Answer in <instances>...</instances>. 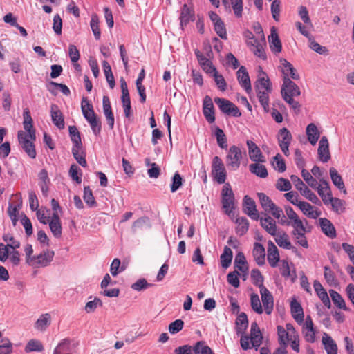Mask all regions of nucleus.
Instances as JSON below:
<instances>
[{
    "label": "nucleus",
    "instance_id": "f257e3e1",
    "mask_svg": "<svg viewBox=\"0 0 354 354\" xmlns=\"http://www.w3.org/2000/svg\"><path fill=\"white\" fill-rule=\"evenodd\" d=\"M257 196L261 207L265 211L264 214H268V213H270L273 217L277 219H279V218L283 215L282 209L277 207L266 194L260 192L257 193Z\"/></svg>",
    "mask_w": 354,
    "mask_h": 354
},
{
    "label": "nucleus",
    "instance_id": "f03ea898",
    "mask_svg": "<svg viewBox=\"0 0 354 354\" xmlns=\"http://www.w3.org/2000/svg\"><path fill=\"white\" fill-rule=\"evenodd\" d=\"M234 194L229 183H226L221 190V203L225 212L230 214L234 209Z\"/></svg>",
    "mask_w": 354,
    "mask_h": 354
},
{
    "label": "nucleus",
    "instance_id": "7ed1b4c3",
    "mask_svg": "<svg viewBox=\"0 0 354 354\" xmlns=\"http://www.w3.org/2000/svg\"><path fill=\"white\" fill-rule=\"evenodd\" d=\"M19 142L28 155H35L36 151L33 141L36 139L35 133H26L23 131H19L17 133Z\"/></svg>",
    "mask_w": 354,
    "mask_h": 354
},
{
    "label": "nucleus",
    "instance_id": "20e7f679",
    "mask_svg": "<svg viewBox=\"0 0 354 354\" xmlns=\"http://www.w3.org/2000/svg\"><path fill=\"white\" fill-rule=\"evenodd\" d=\"M55 252L53 250H46L39 254L32 257L29 266L34 268H44L48 266L53 261Z\"/></svg>",
    "mask_w": 354,
    "mask_h": 354
},
{
    "label": "nucleus",
    "instance_id": "39448f33",
    "mask_svg": "<svg viewBox=\"0 0 354 354\" xmlns=\"http://www.w3.org/2000/svg\"><path fill=\"white\" fill-rule=\"evenodd\" d=\"M214 102L218 105L223 113L228 115H232L234 117H240L241 115L239 108L232 102L225 98L215 97Z\"/></svg>",
    "mask_w": 354,
    "mask_h": 354
},
{
    "label": "nucleus",
    "instance_id": "423d86ee",
    "mask_svg": "<svg viewBox=\"0 0 354 354\" xmlns=\"http://www.w3.org/2000/svg\"><path fill=\"white\" fill-rule=\"evenodd\" d=\"M212 174L214 180L218 184L225 183L226 171L221 159L218 156H215L212 162Z\"/></svg>",
    "mask_w": 354,
    "mask_h": 354
},
{
    "label": "nucleus",
    "instance_id": "0eeeda50",
    "mask_svg": "<svg viewBox=\"0 0 354 354\" xmlns=\"http://www.w3.org/2000/svg\"><path fill=\"white\" fill-rule=\"evenodd\" d=\"M259 220L262 228L271 236L277 235V232L280 230L276 221L268 214H264V216H260Z\"/></svg>",
    "mask_w": 354,
    "mask_h": 354
},
{
    "label": "nucleus",
    "instance_id": "6e6552de",
    "mask_svg": "<svg viewBox=\"0 0 354 354\" xmlns=\"http://www.w3.org/2000/svg\"><path fill=\"white\" fill-rule=\"evenodd\" d=\"M243 212L252 219L254 221L259 220L260 216L257 209L255 201L248 195L243 198Z\"/></svg>",
    "mask_w": 354,
    "mask_h": 354
},
{
    "label": "nucleus",
    "instance_id": "1a4fd4ad",
    "mask_svg": "<svg viewBox=\"0 0 354 354\" xmlns=\"http://www.w3.org/2000/svg\"><path fill=\"white\" fill-rule=\"evenodd\" d=\"M251 160L256 163L250 165V170L252 173L254 174L260 178H266L268 176V171L266 167L260 165L259 162L266 161V156H250Z\"/></svg>",
    "mask_w": 354,
    "mask_h": 354
},
{
    "label": "nucleus",
    "instance_id": "9d476101",
    "mask_svg": "<svg viewBox=\"0 0 354 354\" xmlns=\"http://www.w3.org/2000/svg\"><path fill=\"white\" fill-rule=\"evenodd\" d=\"M292 140V135L290 131L283 127L279 131L278 140L282 152L287 155L289 151L288 147Z\"/></svg>",
    "mask_w": 354,
    "mask_h": 354
},
{
    "label": "nucleus",
    "instance_id": "9b49d317",
    "mask_svg": "<svg viewBox=\"0 0 354 354\" xmlns=\"http://www.w3.org/2000/svg\"><path fill=\"white\" fill-rule=\"evenodd\" d=\"M259 69L260 70L258 75V79L255 82L256 91H267L268 92H271L272 85L269 78L266 75V73L263 71L261 67Z\"/></svg>",
    "mask_w": 354,
    "mask_h": 354
},
{
    "label": "nucleus",
    "instance_id": "f8f14e48",
    "mask_svg": "<svg viewBox=\"0 0 354 354\" xmlns=\"http://www.w3.org/2000/svg\"><path fill=\"white\" fill-rule=\"evenodd\" d=\"M260 294L266 314H271L274 307L273 296L266 287L260 289Z\"/></svg>",
    "mask_w": 354,
    "mask_h": 354
},
{
    "label": "nucleus",
    "instance_id": "ddd939ff",
    "mask_svg": "<svg viewBox=\"0 0 354 354\" xmlns=\"http://www.w3.org/2000/svg\"><path fill=\"white\" fill-rule=\"evenodd\" d=\"M267 259L271 267L275 268L279 261L280 257L277 246L272 241H268Z\"/></svg>",
    "mask_w": 354,
    "mask_h": 354
},
{
    "label": "nucleus",
    "instance_id": "4468645a",
    "mask_svg": "<svg viewBox=\"0 0 354 354\" xmlns=\"http://www.w3.org/2000/svg\"><path fill=\"white\" fill-rule=\"evenodd\" d=\"M237 79L241 86L248 93L252 91V86L250 83L248 73L245 66H241L238 70Z\"/></svg>",
    "mask_w": 354,
    "mask_h": 354
},
{
    "label": "nucleus",
    "instance_id": "2eb2a0df",
    "mask_svg": "<svg viewBox=\"0 0 354 354\" xmlns=\"http://www.w3.org/2000/svg\"><path fill=\"white\" fill-rule=\"evenodd\" d=\"M280 63L281 64V72L283 75V78H286L287 77L295 80L299 79V75L297 73L296 69L286 59L281 58Z\"/></svg>",
    "mask_w": 354,
    "mask_h": 354
},
{
    "label": "nucleus",
    "instance_id": "dca6fc26",
    "mask_svg": "<svg viewBox=\"0 0 354 354\" xmlns=\"http://www.w3.org/2000/svg\"><path fill=\"white\" fill-rule=\"evenodd\" d=\"M252 347L257 349L262 343V335L257 322H252L250 328V335L249 336Z\"/></svg>",
    "mask_w": 354,
    "mask_h": 354
},
{
    "label": "nucleus",
    "instance_id": "f3484780",
    "mask_svg": "<svg viewBox=\"0 0 354 354\" xmlns=\"http://www.w3.org/2000/svg\"><path fill=\"white\" fill-rule=\"evenodd\" d=\"M252 347L257 349L262 343V335L257 322H252L250 328V335L249 336Z\"/></svg>",
    "mask_w": 354,
    "mask_h": 354
},
{
    "label": "nucleus",
    "instance_id": "a211bd4d",
    "mask_svg": "<svg viewBox=\"0 0 354 354\" xmlns=\"http://www.w3.org/2000/svg\"><path fill=\"white\" fill-rule=\"evenodd\" d=\"M51 118L53 124L59 129H63L65 127L64 115L59 109L58 106L53 104L50 106Z\"/></svg>",
    "mask_w": 354,
    "mask_h": 354
},
{
    "label": "nucleus",
    "instance_id": "6ab92c4d",
    "mask_svg": "<svg viewBox=\"0 0 354 354\" xmlns=\"http://www.w3.org/2000/svg\"><path fill=\"white\" fill-rule=\"evenodd\" d=\"M283 85L281 93L284 91L291 96H299L301 94L300 89L298 86L293 82L289 77L283 79Z\"/></svg>",
    "mask_w": 354,
    "mask_h": 354
},
{
    "label": "nucleus",
    "instance_id": "aec40b11",
    "mask_svg": "<svg viewBox=\"0 0 354 354\" xmlns=\"http://www.w3.org/2000/svg\"><path fill=\"white\" fill-rule=\"evenodd\" d=\"M48 223H49V227L53 236L56 238L61 237L62 227L57 212H53Z\"/></svg>",
    "mask_w": 354,
    "mask_h": 354
},
{
    "label": "nucleus",
    "instance_id": "412c9836",
    "mask_svg": "<svg viewBox=\"0 0 354 354\" xmlns=\"http://www.w3.org/2000/svg\"><path fill=\"white\" fill-rule=\"evenodd\" d=\"M103 111L110 129L114 126V116L111 110L110 100L108 96H104L102 99Z\"/></svg>",
    "mask_w": 354,
    "mask_h": 354
},
{
    "label": "nucleus",
    "instance_id": "4be33fe9",
    "mask_svg": "<svg viewBox=\"0 0 354 354\" xmlns=\"http://www.w3.org/2000/svg\"><path fill=\"white\" fill-rule=\"evenodd\" d=\"M235 330L237 335L245 334L248 326V319L245 313H241L235 322Z\"/></svg>",
    "mask_w": 354,
    "mask_h": 354
},
{
    "label": "nucleus",
    "instance_id": "5701e85b",
    "mask_svg": "<svg viewBox=\"0 0 354 354\" xmlns=\"http://www.w3.org/2000/svg\"><path fill=\"white\" fill-rule=\"evenodd\" d=\"M268 41L270 47L274 53H279L281 52V43L274 27L271 29V34L268 36Z\"/></svg>",
    "mask_w": 354,
    "mask_h": 354
},
{
    "label": "nucleus",
    "instance_id": "b1692460",
    "mask_svg": "<svg viewBox=\"0 0 354 354\" xmlns=\"http://www.w3.org/2000/svg\"><path fill=\"white\" fill-rule=\"evenodd\" d=\"M313 286L317 296L322 300L324 306L328 308H330L331 306L330 301L327 292L323 288L322 285L320 283L319 281H315Z\"/></svg>",
    "mask_w": 354,
    "mask_h": 354
},
{
    "label": "nucleus",
    "instance_id": "393cba45",
    "mask_svg": "<svg viewBox=\"0 0 354 354\" xmlns=\"http://www.w3.org/2000/svg\"><path fill=\"white\" fill-rule=\"evenodd\" d=\"M322 342L327 354H337V346L329 335L324 333Z\"/></svg>",
    "mask_w": 354,
    "mask_h": 354
},
{
    "label": "nucleus",
    "instance_id": "a878e982",
    "mask_svg": "<svg viewBox=\"0 0 354 354\" xmlns=\"http://www.w3.org/2000/svg\"><path fill=\"white\" fill-rule=\"evenodd\" d=\"M253 256L257 263L259 266L265 264L266 250L263 245L259 243H255L253 248Z\"/></svg>",
    "mask_w": 354,
    "mask_h": 354
},
{
    "label": "nucleus",
    "instance_id": "bb28decb",
    "mask_svg": "<svg viewBox=\"0 0 354 354\" xmlns=\"http://www.w3.org/2000/svg\"><path fill=\"white\" fill-rule=\"evenodd\" d=\"M322 232L330 238L336 236V231L333 223L326 218H322L319 220Z\"/></svg>",
    "mask_w": 354,
    "mask_h": 354
},
{
    "label": "nucleus",
    "instance_id": "cd10ccee",
    "mask_svg": "<svg viewBox=\"0 0 354 354\" xmlns=\"http://www.w3.org/2000/svg\"><path fill=\"white\" fill-rule=\"evenodd\" d=\"M180 25L186 26L189 21L194 20V12L187 4H184L180 16Z\"/></svg>",
    "mask_w": 354,
    "mask_h": 354
},
{
    "label": "nucleus",
    "instance_id": "c85d7f7f",
    "mask_svg": "<svg viewBox=\"0 0 354 354\" xmlns=\"http://www.w3.org/2000/svg\"><path fill=\"white\" fill-rule=\"evenodd\" d=\"M297 206L303 212V213L311 218H317L319 216L321 212L317 210H313V206L304 201H299Z\"/></svg>",
    "mask_w": 354,
    "mask_h": 354
},
{
    "label": "nucleus",
    "instance_id": "c756f323",
    "mask_svg": "<svg viewBox=\"0 0 354 354\" xmlns=\"http://www.w3.org/2000/svg\"><path fill=\"white\" fill-rule=\"evenodd\" d=\"M277 244L284 249H290L292 247L291 243L289 241L288 235L283 230H280L277 232V235L273 236Z\"/></svg>",
    "mask_w": 354,
    "mask_h": 354
},
{
    "label": "nucleus",
    "instance_id": "7c9ffc66",
    "mask_svg": "<svg viewBox=\"0 0 354 354\" xmlns=\"http://www.w3.org/2000/svg\"><path fill=\"white\" fill-rule=\"evenodd\" d=\"M81 109L84 117L87 121L96 116L93 105L88 102L86 97H83L82 99Z\"/></svg>",
    "mask_w": 354,
    "mask_h": 354
},
{
    "label": "nucleus",
    "instance_id": "2f4dec72",
    "mask_svg": "<svg viewBox=\"0 0 354 354\" xmlns=\"http://www.w3.org/2000/svg\"><path fill=\"white\" fill-rule=\"evenodd\" d=\"M52 317L50 313L42 314L35 322V328L39 331L44 332L50 326Z\"/></svg>",
    "mask_w": 354,
    "mask_h": 354
},
{
    "label": "nucleus",
    "instance_id": "473e14b6",
    "mask_svg": "<svg viewBox=\"0 0 354 354\" xmlns=\"http://www.w3.org/2000/svg\"><path fill=\"white\" fill-rule=\"evenodd\" d=\"M306 132L309 142L313 146L315 145L320 136L317 126L314 123L309 124L306 127Z\"/></svg>",
    "mask_w": 354,
    "mask_h": 354
},
{
    "label": "nucleus",
    "instance_id": "72a5a7b5",
    "mask_svg": "<svg viewBox=\"0 0 354 354\" xmlns=\"http://www.w3.org/2000/svg\"><path fill=\"white\" fill-rule=\"evenodd\" d=\"M291 313L294 319L297 322H301L304 319V311L301 304L296 300L293 299L290 303Z\"/></svg>",
    "mask_w": 354,
    "mask_h": 354
},
{
    "label": "nucleus",
    "instance_id": "f704fd0d",
    "mask_svg": "<svg viewBox=\"0 0 354 354\" xmlns=\"http://www.w3.org/2000/svg\"><path fill=\"white\" fill-rule=\"evenodd\" d=\"M21 207V202L17 205L9 203L8 207V214L12 221V223L14 226L17 225L18 222V214L19 211Z\"/></svg>",
    "mask_w": 354,
    "mask_h": 354
},
{
    "label": "nucleus",
    "instance_id": "c9c22d12",
    "mask_svg": "<svg viewBox=\"0 0 354 354\" xmlns=\"http://www.w3.org/2000/svg\"><path fill=\"white\" fill-rule=\"evenodd\" d=\"M330 175L331 177V180L333 183L340 190L343 191L344 194L346 193V191L345 189L344 183L343 182V180L341 177V176L337 173V171L331 168L330 169Z\"/></svg>",
    "mask_w": 354,
    "mask_h": 354
},
{
    "label": "nucleus",
    "instance_id": "e433bc0d",
    "mask_svg": "<svg viewBox=\"0 0 354 354\" xmlns=\"http://www.w3.org/2000/svg\"><path fill=\"white\" fill-rule=\"evenodd\" d=\"M145 164L148 167V176L151 178H158L160 174V167L155 162H151L149 158L145 160Z\"/></svg>",
    "mask_w": 354,
    "mask_h": 354
},
{
    "label": "nucleus",
    "instance_id": "4c0bfd02",
    "mask_svg": "<svg viewBox=\"0 0 354 354\" xmlns=\"http://www.w3.org/2000/svg\"><path fill=\"white\" fill-rule=\"evenodd\" d=\"M247 262L243 252H238L235 257L234 259V266L239 270L242 272L243 273H246L248 272V268L247 266Z\"/></svg>",
    "mask_w": 354,
    "mask_h": 354
},
{
    "label": "nucleus",
    "instance_id": "58836bf2",
    "mask_svg": "<svg viewBox=\"0 0 354 354\" xmlns=\"http://www.w3.org/2000/svg\"><path fill=\"white\" fill-rule=\"evenodd\" d=\"M23 118H24L23 125H24V128L26 132L31 133L32 131H34L35 133V130L32 126V119L30 115V111L28 108H26L24 109Z\"/></svg>",
    "mask_w": 354,
    "mask_h": 354
},
{
    "label": "nucleus",
    "instance_id": "ea45409f",
    "mask_svg": "<svg viewBox=\"0 0 354 354\" xmlns=\"http://www.w3.org/2000/svg\"><path fill=\"white\" fill-rule=\"evenodd\" d=\"M232 257L233 252L232 250L229 247L225 246L223 252L221 255V263L223 268H227L230 266Z\"/></svg>",
    "mask_w": 354,
    "mask_h": 354
},
{
    "label": "nucleus",
    "instance_id": "a19ab883",
    "mask_svg": "<svg viewBox=\"0 0 354 354\" xmlns=\"http://www.w3.org/2000/svg\"><path fill=\"white\" fill-rule=\"evenodd\" d=\"M102 67L106 81L109 83L110 88H113L115 85V82L110 64L107 61L104 60L102 62Z\"/></svg>",
    "mask_w": 354,
    "mask_h": 354
},
{
    "label": "nucleus",
    "instance_id": "79ce46f5",
    "mask_svg": "<svg viewBox=\"0 0 354 354\" xmlns=\"http://www.w3.org/2000/svg\"><path fill=\"white\" fill-rule=\"evenodd\" d=\"M330 297L332 299V301L333 304L339 308L346 310V306L344 301V299L341 296L340 294H339L337 292H336L334 290H330L329 291Z\"/></svg>",
    "mask_w": 354,
    "mask_h": 354
},
{
    "label": "nucleus",
    "instance_id": "37998d69",
    "mask_svg": "<svg viewBox=\"0 0 354 354\" xmlns=\"http://www.w3.org/2000/svg\"><path fill=\"white\" fill-rule=\"evenodd\" d=\"M236 223L237 224L236 233L241 236L244 235L248 230V220L245 217H240L236 219Z\"/></svg>",
    "mask_w": 354,
    "mask_h": 354
},
{
    "label": "nucleus",
    "instance_id": "c03bdc74",
    "mask_svg": "<svg viewBox=\"0 0 354 354\" xmlns=\"http://www.w3.org/2000/svg\"><path fill=\"white\" fill-rule=\"evenodd\" d=\"M257 95L261 106L265 111L268 112L269 109V93L267 91H256Z\"/></svg>",
    "mask_w": 354,
    "mask_h": 354
},
{
    "label": "nucleus",
    "instance_id": "a18cd8bd",
    "mask_svg": "<svg viewBox=\"0 0 354 354\" xmlns=\"http://www.w3.org/2000/svg\"><path fill=\"white\" fill-rule=\"evenodd\" d=\"M277 334L279 337V343L280 344V346L287 347V342L288 341H289L290 338V334L281 326H277Z\"/></svg>",
    "mask_w": 354,
    "mask_h": 354
},
{
    "label": "nucleus",
    "instance_id": "49530a36",
    "mask_svg": "<svg viewBox=\"0 0 354 354\" xmlns=\"http://www.w3.org/2000/svg\"><path fill=\"white\" fill-rule=\"evenodd\" d=\"M251 279L254 286H258L259 289L265 288L263 286L264 278L258 269H253L251 271Z\"/></svg>",
    "mask_w": 354,
    "mask_h": 354
},
{
    "label": "nucleus",
    "instance_id": "de8ad7c7",
    "mask_svg": "<svg viewBox=\"0 0 354 354\" xmlns=\"http://www.w3.org/2000/svg\"><path fill=\"white\" fill-rule=\"evenodd\" d=\"M43 350L44 346L37 339H30L28 341L24 348L26 353L42 351Z\"/></svg>",
    "mask_w": 354,
    "mask_h": 354
},
{
    "label": "nucleus",
    "instance_id": "09e8293b",
    "mask_svg": "<svg viewBox=\"0 0 354 354\" xmlns=\"http://www.w3.org/2000/svg\"><path fill=\"white\" fill-rule=\"evenodd\" d=\"M13 351L12 344L7 337L0 339V354H12Z\"/></svg>",
    "mask_w": 354,
    "mask_h": 354
},
{
    "label": "nucleus",
    "instance_id": "8fccbe9b",
    "mask_svg": "<svg viewBox=\"0 0 354 354\" xmlns=\"http://www.w3.org/2000/svg\"><path fill=\"white\" fill-rule=\"evenodd\" d=\"M90 26L92 32L96 39H99L101 36V32L99 27V18L97 15L93 14L91 16Z\"/></svg>",
    "mask_w": 354,
    "mask_h": 354
},
{
    "label": "nucleus",
    "instance_id": "3c124183",
    "mask_svg": "<svg viewBox=\"0 0 354 354\" xmlns=\"http://www.w3.org/2000/svg\"><path fill=\"white\" fill-rule=\"evenodd\" d=\"M71 138L74 143V145L72 148L73 155H80V153H83L84 152L82 150V142L80 133L73 135L71 136Z\"/></svg>",
    "mask_w": 354,
    "mask_h": 354
},
{
    "label": "nucleus",
    "instance_id": "603ef678",
    "mask_svg": "<svg viewBox=\"0 0 354 354\" xmlns=\"http://www.w3.org/2000/svg\"><path fill=\"white\" fill-rule=\"evenodd\" d=\"M317 155H330L329 142L326 136H322L319 142Z\"/></svg>",
    "mask_w": 354,
    "mask_h": 354
},
{
    "label": "nucleus",
    "instance_id": "864d4df0",
    "mask_svg": "<svg viewBox=\"0 0 354 354\" xmlns=\"http://www.w3.org/2000/svg\"><path fill=\"white\" fill-rule=\"evenodd\" d=\"M301 194L306 199L316 205H321V202L318 197L313 193L307 186H306L301 192Z\"/></svg>",
    "mask_w": 354,
    "mask_h": 354
},
{
    "label": "nucleus",
    "instance_id": "5fc2aeb1",
    "mask_svg": "<svg viewBox=\"0 0 354 354\" xmlns=\"http://www.w3.org/2000/svg\"><path fill=\"white\" fill-rule=\"evenodd\" d=\"M282 97L283 99L290 106V107L295 111V113H299L300 111L301 105L297 102L295 101L291 95H289L288 93H286L284 91L282 92Z\"/></svg>",
    "mask_w": 354,
    "mask_h": 354
},
{
    "label": "nucleus",
    "instance_id": "6e6d98bb",
    "mask_svg": "<svg viewBox=\"0 0 354 354\" xmlns=\"http://www.w3.org/2000/svg\"><path fill=\"white\" fill-rule=\"evenodd\" d=\"M282 156H273L271 164L275 170L279 172H283L286 171V167Z\"/></svg>",
    "mask_w": 354,
    "mask_h": 354
},
{
    "label": "nucleus",
    "instance_id": "4d7b16f0",
    "mask_svg": "<svg viewBox=\"0 0 354 354\" xmlns=\"http://www.w3.org/2000/svg\"><path fill=\"white\" fill-rule=\"evenodd\" d=\"M309 40V47L316 53L320 55H326L328 54V49L325 46H322L319 45L317 42L315 41V39L310 37L308 39Z\"/></svg>",
    "mask_w": 354,
    "mask_h": 354
},
{
    "label": "nucleus",
    "instance_id": "13d9d810",
    "mask_svg": "<svg viewBox=\"0 0 354 354\" xmlns=\"http://www.w3.org/2000/svg\"><path fill=\"white\" fill-rule=\"evenodd\" d=\"M330 204L332 209L337 214H342L345 210V202L339 198H333V199L330 200Z\"/></svg>",
    "mask_w": 354,
    "mask_h": 354
},
{
    "label": "nucleus",
    "instance_id": "bf43d9fd",
    "mask_svg": "<svg viewBox=\"0 0 354 354\" xmlns=\"http://www.w3.org/2000/svg\"><path fill=\"white\" fill-rule=\"evenodd\" d=\"M250 301L252 310L258 314H261L263 313V308L259 295L256 293H252L251 295Z\"/></svg>",
    "mask_w": 354,
    "mask_h": 354
},
{
    "label": "nucleus",
    "instance_id": "052dcab7",
    "mask_svg": "<svg viewBox=\"0 0 354 354\" xmlns=\"http://www.w3.org/2000/svg\"><path fill=\"white\" fill-rule=\"evenodd\" d=\"M320 182L321 184H318L317 187L315 188V189L317 191L318 194L320 196H324L326 194L332 195L328 183L324 180H321Z\"/></svg>",
    "mask_w": 354,
    "mask_h": 354
},
{
    "label": "nucleus",
    "instance_id": "680f3d73",
    "mask_svg": "<svg viewBox=\"0 0 354 354\" xmlns=\"http://www.w3.org/2000/svg\"><path fill=\"white\" fill-rule=\"evenodd\" d=\"M301 176L306 183L312 188L315 189L319 184L317 180L306 169L301 171Z\"/></svg>",
    "mask_w": 354,
    "mask_h": 354
},
{
    "label": "nucleus",
    "instance_id": "e2e57ef3",
    "mask_svg": "<svg viewBox=\"0 0 354 354\" xmlns=\"http://www.w3.org/2000/svg\"><path fill=\"white\" fill-rule=\"evenodd\" d=\"M83 198L85 201V203L89 206V207H93L96 205V202L95 201V198L93 197V193L91 189L89 187H85L84 189V196Z\"/></svg>",
    "mask_w": 354,
    "mask_h": 354
},
{
    "label": "nucleus",
    "instance_id": "0e129e2a",
    "mask_svg": "<svg viewBox=\"0 0 354 354\" xmlns=\"http://www.w3.org/2000/svg\"><path fill=\"white\" fill-rule=\"evenodd\" d=\"M184 326V322L182 319H176L169 324L168 330L172 335L180 332Z\"/></svg>",
    "mask_w": 354,
    "mask_h": 354
},
{
    "label": "nucleus",
    "instance_id": "69168bd1",
    "mask_svg": "<svg viewBox=\"0 0 354 354\" xmlns=\"http://www.w3.org/2000/svg\"><path fill=\"white\" fill-rule=\"evenodd\" d=\"M281 12V1L279 0H273L271 4V13L273 19L276 21H279Z\"/></svg>",
    "mask_w": 354,
    "mask_h": 354
},
{
    "label": "nucleus",
    "instance_id": "338daca9",
    "mask_svg": "<svg viewBox=\"0 0 354 354\" xmlns=\"http://www.w3.org/2000/svg\"><path fill=\"white\" fill-rule=\"evenodd\" d=\"M218 145L220 147L225 149L227 147L226 136L222 129L217 127L215 132Z\"/></svg>",
    "mask_w": 354,
    "mask_h": 354
},
{
    "label": "nucleus",
    "instance_id": "774afa93",
    "mask_svg": "<svg viewBox=\"0 0 354 354\" xmlns=\"http://www.w3.org/2000/svg\"><path fill=\"white\" fill-rule=\"evenodd\" d=\"M98 306H102V302L99 298L95 297L93 301L86 304L84 309L87 313H91L94 312Z\"/></svg>",
    "mask_w": 354,
    "mask_h": 354
}]
</instances>
